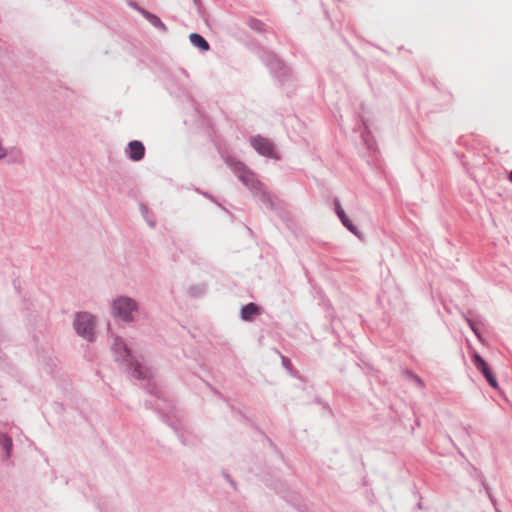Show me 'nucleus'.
<instances>
[{
    "instance_id": "obj_1",
    "label": "nucleus",
    "mask_w": 512,
    "mask_h": 512,
    "mask_svg": "<svg viewBox=\"0 0 512 512\" xmlns=\"http://www.w3.org/2000/svg\"><path fill=\"white\" fill-rule=\"evenodd\" d=\"M77 333L89 341L93 340L95 321L92 315L88 313H78L74 322Z\"/></svg>"
},
{
    "instance_id": "obj_2",
    "label": "nucleus",
    "mask_w": 512,
    "mask_h": 512,
    "mask_svg": "<svg viewBox=\"0 0 512 512\" xmlns=\"http://www.w3.org/2000/svg\"><path fill=\"white\" fill-rule=\"evenodd\" d=\"M227 164L238 175V178L248 187L257 188L259 182L255 180L254 174L250 172L246 166L236 160L227 159Z\"/></svg>"
},
{
    "instance_id": "obj_3",
    "label": "nucleus",
    "mask_w": 512,
    "mask_h": 512,
    "mask_svg": "<svg viewBox=\"0 0 512 512\" xmlns=\"http://www.w3.org/2000/svg\"><path fill=\"white\" fill-rule=\"evenodd\" d=\"M136 309L135 302L130 298L121 297L114 301V314L124 321H131L132 312Z\"/></svg>"
},
{
    "instance_id": "obj_4",
    "label": "nucleus",
    "mask_w": 512,
    "mask_h": 512,
    "mask_svg": "<svg viewBox=\"0 0 512 512\" xmlns=\"http://www.w3.org/2000/svg\"><path fill=\"white\" fill-rule=\"evenodd\" d=\"M251 144L259 154L268 157H275L274 146L270 140L261 136H256L251 139Z\"/></svg>"
},
{
    "instance_id": "obj_5",
    "label": "nucleus",
    "mask_w": 512,
    "mask_h": 512,
    "mask_svg": "<svg viewBox=\"0 0 512 512\" xmlns=\"http://www.w3.org/2000/svg\"><path fill=\"white\" fill-rule=\"evenodd\" d=\"M473 362H474V365L476 366V368L479 369L483 373V375L487 379L488 383L493 388H497L498 387L497 380L494 377V375L492 374V372H491L489 366L487 365V363L485 362V360L480 355L475 354L473 356Z\"/></svg>"
},
{
    "instance_id": "obj_6",
    "label": "nucleus",
    "mask_w": 512,
    "mask_h": 512,
    "mask_svg": "<svg viewBox=\"0 0 512 512\" xmlns=\"http://www.w3.org/2000/svg\"><path fill=\"white\" fill-rule=\"evenodd\" d=\"M130 158L139 161L144 157L145 148L140 141H131L129 143Z\"/></svg>"
},
{
    "instance_id": "obj_7",
    "label": "nucleus",
    "mask_w": 512,
    "mask_h": 512,
    "mask_svg": "<svg viewBox=\"0 0 512 512\" xmlns=\"http://www.w3.org/2000/svg\"><path fill=\"white\" fill-rule=\"evenodd\" d=\"M259 314L260 308L254 303H249L241 309V318L245 321H251Z\"/></svg>"
},
{
    "instance_id": "obj_8",
    "label": "nucleus",
    "mask_w": 512,
    "mask_h": 512,
    "mask_svg": "<svg viewBox=\"0 0 512 512\" xmlns=\"http://www.w3.org/2000/svg\"><path fill=\"white\" fill-rule=\"evenodd\" d=\"M189 39L195 47L200 48L202 51H208L210 48L208 42L200 34L192 33Z\"/></svg>"
},
{
    "instance_id": "obj_9",
    "label": "nucleus",
    "mask_w": 512,
    "mask_h": 512,
    "mask_svg": "<svg viewBox=\"0 0 512 512\" xmlns=\"http://www.w3.org/2000/svg\"><path fill=\"white\" fill-rule=\"evenodd\" d=\"M141 14L155 27L160 28L163 31H166L165 24L156 16L151 14L150 12L144 10V9H138Z\"/></svg>"
},
{
    "instance_id": "obj_10",
    "label": "nucleus",
    "mask_w": 512,
    "mask_h": 512,
    "mask_svg": "<svg viewBox=\"0 0 512 512\" xmlns=\"http://www.w3.org/2000/svg\"><path fill=\"white\" fill-rule=\"evenodd\" d=\"M113 350L116 352V353H120V356L123 358V359H126L128 356H129V351L127 350L125 344L123 343V341L121 339H119L118 337H114V344H113Z\"/></svg>"
},
{
    "instance_id": "obj_11",
    "label": "nucleus",
    "mask_w": 512,
    "mask_h": 512,
    "mask_svg": "<svg viewBox=\"0 0 512 512\" xmlns=\"http://www.w3.org/2000/svg\"><path fill=\"white\" fill-rule=\"evenodd\" d=\"M342 222V224L353 234L358 235L357 228L352 224V222L347 217L346 213L341 214L338 216Z\"/></svg>"
},
{
    "instance_id": "obj_12",
    "label": "nucleus",
    "mask_w": 512,
    "mask_h": 512,
    "mask_svg": "<svg viewBox=\"0 0 512 512\" xmlns=\"http://www.w3.org/2000/svg\"><path fill=\"white\" fill-rule=\"evenodd\" d=\"M342 222V224L353 234L358 235L357 228L352 224V222L347 217L346 213L341 214L338 216Z\"/></svg>"
},
{
    "instance_id": "obj_13",
    "label": "nucleus",
    "mask_w": 512,
    "mask_h": 512,
    "mask_svg": "<svg viewBox=\"0 0 512 512\" xmlns=\"http://www.w3.org/2000/svg\"><path fill=\"white\" fill-rule=\"evenodd\" d=\"M0 444L6 451V456L8 457L12 448V440L6 435H0Z\"/></svg>"
},
{
    "instance_id": "obj_14",
    "label": "nucleus",
    "mask_w": 512,
    "mask_h": 512,
    "mask_svg": "<svg viewBox=\"0 0 512 512\" xmlns=\"http://www.w3.org/2000/svg\"><path fill=\"white\" fill-rule=\"evenodd\" d=\"M133 376L142 379L147 376V370L144 369L140 364H136L133 369Z\"/></svg>"
},
{
    "instance_id": "obj_15",
    "label": "nucleus",
    "mask_w": 512,
    "mask_h": 512,
    "mask_svg": "<svg viewBox=\"0 0 512 512\" xmlns=\"http://www.w3.org/2000/svg\"><path fill=\"white\" fill-rule=\"evenodd\" d=\"M334 206H335V211H336L338 216H340L341 214L345 213V211L341 207V204H340L339 200L336 199L334 201Z\"/></svg>"
},
{
    "instance_id": "obj_16",
    "label": "nucleus",
    "mask_w": 512,
    "mask_h": 512,
    "mask_svg": "<svg viewBox=\"0 0 512 512\" xmlns=\"http://www.w3.org/2000/svg\"><path fill=\"white\" fill-rule=\"evenodd\" d=\"M5 155H6V151L3 148V146L0 144V158L5 157Z\"/></svg>"
},
{
    "instance_id": "obj_17",
    "label": "nucleus",
    "mask_w": 512,
    "mask_h": 512,
    "mask_svg": "<svg viewBox=\"0 0 512 512\" xmlns=\"http://www.w3.org/2000/svg\"><path fill=\"white\" fill-rule=\"evenodd\" d=\"M509 180L512 182V171L509 174Z\"/></svg>"
}]
</instances>
